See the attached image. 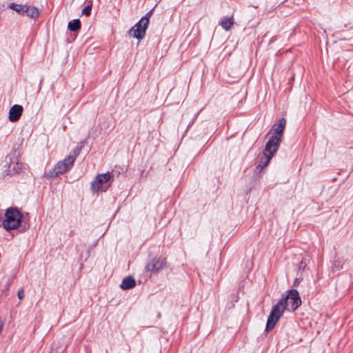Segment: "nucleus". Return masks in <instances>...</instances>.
Returning <instances> with one entry per match:
<instances>
[{
    "label": "nucleus",
    "mask_w": 353,
    "mask_h": 353,
    "mask_svg": "<svg viewBox=\"0 0 353 353\" xmlns=\"http://www.w3.org/2000/svg\"><path fill=\"white\" fill-rule=\"evenodd\" d=\"M301 305V299L296 290L292 289L287 292L285 296L272 307L268 318L265 331L272 330L285 310L295 311Z\"/></svg>",
    "instance_id": "1"
},
{
    "label": "nucleus",
    "mask_w": 353,
    "mask_h": 353,
    "mask_svg": "<svg viewBox=\"0 0 353 353\" xmlns=\"http://www.w3.org/2000/svg\"><path fill=\"white\" fill-rule=\"evenodd\" d=\"M6 219L2 225L6 230L17 228L23 222V215L16 208H8L5 213Z\"/></svg>",
    "instance_id": "2"
},
{
    "label": "nucleus",
    "mask_w": 353,
    "mask_h": 353,
    "mask_svg": "<svg viewBox=\"0 0 353 353\" xmlns=\"http://www.w3.org/2000/svg\"><path fill=\"white\" fill-rule=\"evenodd\" d=\"M285 124V119L281 118L279 121V124L273 126L274 132L266 143L267 150H270L271 149H272L273 151L278 150L283 137Z\"/></svg>",
    "instance_id": "3"
},
{
    "label": "nucleus",
    "mask_w": 353,
    "mask_h": 353,
    "mask_svg": "<svg viewBox=\"0 0 353 353\" xmlns=\"http://www.w3.org/2000/svg\"><path fill=\"white\" fill-rule=\"evenodd\" d=\"M113 178V176L110 172H106L104 174H98L95 179L91 183V190L92 192H98L99 190L106 191L110 184L106 185L110 180Z\"/></svg>",
    "instance_id": "4"
},
{
    "label": "nucleus",
    "mask_w": 353,
    "mask_h": 353,
    "mask_svg": "<svg viewBox=\"0 0 353 353\" xmlns=\"http://www.w3.org/2000/svg\"><path fill=\"white\" fill-rule=\"evenodd\" d=\"M166 265V260L165 258L158 257L152 259L145 265L147 272H159Z\"/></svg>",
    "instance_id": "5"
},
{
    "label": "nucleus",
    "mask_w": 353,
    "mask_h": 353,
    "mask_svg": "<svg viewBox=\"0 0 353 353\" xmlns=\"http://www.w3.org/2000/svg\"><path fill=\"white\" fill-rule=\"evenodd\" d=\"M147 28L148 26H144V23H141V21H139L130 29L129 33H132L133 37L141 40L145 37Z\"/></svg>",
    "instance_id": "6"
},
{
    "label": "nucleus",
    "mask_w": 353,
    "mask_h": 353,
    "mask_svg": "<svg viewBox=\"0 0 353 353\" xmlns=\"http://www.w3.org/2000/svg\"><path fill=\"white\" fill-rule=\"evenodd\" d=\"M73 165L74 164L66 157L63 161L57 162L54 165L55 170H57L56 173L59 174V175L62 174L69 171L72 168Z\"/></svg>",
    "instance_id": "7"
},
{
    "label": "nucleus",
    "mask_w": 353,
    "mask_h": 353,
    "mask_svg": "<svg viewBox=\"0 0 353 353\" xmlns=\"http://www.w3.org/2000/svg\"><path fill=\"white\" fill-rule=\"evenodd\" d=\"M276 151L277 150L273 151L272 149H271L270 150H267L265 146L263 152V157L261 158V160L260 161L259 165H257L256 169L261 170L263 168L267 166L268 164L270 163L271 159L272 158L274 154Z\"/></svg>",
    "instance_id": "8"
},
{
    "label": "nucleus",
    "mask_w": 353,
    "mask_h": 353,
    "mask_svg": "<svg viewBox=\"0 0 353 353\" xmlns=\"http://www.w3.org/2000/svg\"><path fill=\"white\" fill-rule=\"evenodd\" d=\"M23 108L21 105H14L9 111V120L12 122L17 121L23 112Z\"/></svg>",
    "instance_id": "9"
},
{
    "label": "nucleus",
    "mask_w": 353,
    "mask_h": 353,
    "mask_svg": "<svg viewBox=\"0 0 353 353\" xmlns=\"http://www.w3.org/2000/svg\"><path fill=\"white\" fill-rule=\"evenodd\" d=\"M21 15H26L31 19H37L39 16V10L34 6L24 5Z\"/></svg>",
    "instance_id": "10"
},
{
    "label": "nucleus",
    "mask_w": 353,
    "mask_h": 353,
    "mask_svg": "<svg viewBox=\"0 0 353 353\" xmlns=\"http://www.w3.org/2000/svg\"><path fill=\"white\" fill-rule=\"evenodd\" d=\"M135 285V279L132 276H128L123 279L120 287L121 289L126 290L134 288Z\"/></svg>",
    "instance_id": "11"
},
{
    "label": "nucleus",
    "mask_w": 353,
    "mask_h": 353,
    "mask_svg": "<svg viewBox=\"0 0 353 353\" xmlns=\"http://www.w3.org/2000/svg\"><path fill=\"white\" fill-rule=\"evenodd\" d=\"M80 144L81 145L76 146L72 150L70 154L67 157L68 160H70L73 164L74 163L76 158L79 156L83 148V142H81Z\"/></svg>",
    "instance_id": "12"
},
{
    "label": "nucleus",
    "mask_w": 353,
    "mask_h": 353,
    "mask_svg": "<svg viewBox=\"0 0 353 353\" xmlns=\"http://www.w3.org/2000/svg\"><path fill=\"white\" fill-rule=\"evenodd\" d=\"M234 24V21L232 17H223L221 19L220 22V25L221 27L226 31H228L231 29Z\"/></svg>",
    "instance_id": "13"
},
{
    "label": "nucleus",
    "mask_w": 353,
    "mask_h": 353,
    "mask_svg": "<svg viewBox=\"0 0 353 353\" xmlns=\"http://www.w3.org/2000/svg\"><path fill=\"white\" fill-rule=\"evenodd\" d=\"M68 28L70 31L76 32L81 28V21L79 19H74L69 21Z\"/></svg>",
    "instance_id": "14"
},
{
    "label": "nucleus",
    "mask_w": 353,
    "mask_h": 353,
    "mask_svg": "<svg viewBox=\"0 0 353 353\" xmlns=\"http://www.w3.org/2000/svg\"><path fill=\"white\" fill-rule=\"evenodd\" d=\"M9 172L12 173H18L21 170V168L19 165L18 162H10L9 166H8Z\"/></svg>",
    "instance_id": "15"
},
{
    "label": "nucleus",
    "mask_w": 353,
    "mask_h": 353,
    "mask_svg": "<svg viewBox=\"0 0 353 353\" xmlns=\"http://www.w3.org/2000/svg\"><path fill=\"white\" fill-rule=\"evenodd\" d=\"M9 8L10 9L14 10L15 12H17L19 14H22L23 9L24 8V5L12 3H10L9 5Z\"/></svg>",
    "instance_id": "16"
},
{
    "label": "nucleus",
    "mask_w": 353,
    "mask_h": 353,
    "mask_svg": "<svg viewBox=\"0 0 353 353\" xmlns=\"http://www.w3.org/2000/svg\"><path fill=\"white\" fill-rule=\"evenodd\" d=\"M154 11V8L148 11L139 21L141 23H144V26H148L150 22V18L151 17L152 12Z\"/></svg>",
    "instance_id": "17"
},
{
    "label": "nucleus",
    "mask_w": 353,
    "mask_h": 353,
    "mask_svg": "<svg viewBox=\"0 0 353 353\" xmlns=\"http://www.w3.org/2000/svg\"><path fill=\"white\" fill-rule=\"evenodd\" d=\"M57 172V170H55V167L54 166L52 169L46 172L43 176L46 178H56L59 176V174L56 173Z\"/></svg>",
    "instance_id": "18"
},
{
    "label": "nucleus",
    "mask_w": 353,
    "mask_h": 353,
    "mask_svg": "<svg viewBox=\"0 0 353 353\" xmlns=\"http://www.w3.org/2000/svg\"><path fill=\"white\" fill-rule=\"evenodd\" d=\"M92 10V5L86 6L81 11L82 14L90 16Z\"/></svg>",
    "instance_id": "19"
},
{
    "label": "nucleus",
    "mask_w": 353,
    "mask_h": 353,
    "mask_svg": "<svg viewBox=\"0 0 353 353\" xmlns=\"http://www.w3.org/2000/svg\"><path fill=\"white\" fill-rule=\"evenodd\" d=\"M18 298L21 300L24 296V291L23 289H20L17 292Z\"/></svg>",
    "instance_id": "20"
},
{
    "label": "nucleus",
    "mask_w": 353,
    "mask_h": 353,
    "mask_svg": "<svg viewBox=\"0 0 353 353\" xmlns=\"http://www.w3.org/2000/svg\"><path fill=\"white\" fill-rule=\"evenodd\" d=\"M301 280H302V279H300V278H296V279H294V281L293 285H294V286H295V287H296V286H298V285L300 284V283H301Z\"/></svg>",
    "instance_id": "21"
},
{
    "label": "nucleus",
    "mask_w": 353,
    "mask_h": 353,
    "mask_svg": "<svg viewBox=\"0 0 353 353\" xmlns=\"http://www.w3.org/2000/svg\"><path fill=\"white\" fill-rule=\"evenodd\" d=\"M303 261H301V262L300 263V265H299V268H300L303 267Z\"/></svg>",
    "instance_id": "22"
},
{
    "label": "nucleus",
    "mask_w": 353,
    "mask_h": 353,
    "mask_svg": "<svg viewBox=\"0 0 353 353\" xmlns=\"http://www.w3.org/2000/svg\"><path fill=\"white\" fill-rule=\"evenodd\" d=\"M50 353H52V352H50Z\"/></svg>",
    "instance_id": "23"
}]
</instances>
